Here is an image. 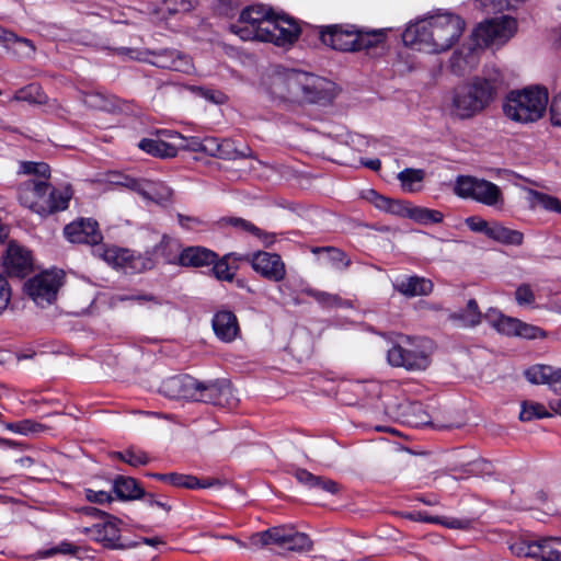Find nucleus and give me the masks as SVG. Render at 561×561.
Here are the masks:
<instances>
[{"mask_svg": "<svg viewBox=\"0 0 561 561\" xmlns=\"http://www.w3.org/2000/svg\"><path fill=\"white\" fill-rule=\"evenodd\" d=\"M16 173L33 176L16 185L18 201L23 207L41 216L68 208L71 196L50 184V167L46 162L20 161Z\"/></svg>", "mask_w": 561, "mask_h": 561, "instance_id": "nucleus-1", "label": "nucleus"}, {"mask_svg": "<svg viewBox=\"0 0 561 561\" xmlns=\"http://www.w3.org/2000/svg\"><path fill=\"white\" fill-rule=\"evenodd\" d=\"M504 87L499 70L488 77H474L467 84L457 88L453 96L454 113L460 118H470L486 108Z\"/></svg>", "mask_w": 561, "mask_h": 561, "instance_id": "nucleus-2", "label": "nucleus"}, {"mask_svg": "<svg viewBox=\"0 0 561 561\" xmlns=\"http://www.w3.org/2000/svg\"><path fill=\"white\" fill-rule=\"evenodd\" d=\"M516 30V20L506 15L480 23L472 32L473 44L467 48V53L463 55L462 50L458 49L453 53L450 57L451 71L459 76L463 75L473 58L476 48L502 46L514 36Z\"/></svg>", "mask_w": 561, "mask_h": 561, "instance_id": "nucleus-3", "label": "nucleus"}, {"mask_svg": "<svg viewBox=\"0 0 561 561\" xmlns=\"http://www.w3.org/2000/svg\"><path fill=\"white\" fill-rule=\"evenodd\" d=\"M323 36L328 47L340 53L369 51L382 46L387 39L382 30H369L352 23L328 24Z\"/></svg>", "mask_w": 561, "mask_h": 561, "instance_id": "nucleus-4", "label": "nucleus"}, {"mask_svg": "<svg viewBox=\"0 0 561 561\" xmlns=\"http://www.w3.org/2000/svg\"><path fill=\"white\" fill-rule=\"evenodd\" d=\"M547 104L548 90L537 85L511 91L503 102V113L516 123H533L543 116Z\"/></svg>", "mask_w": 561, "mask_h": 561, "instance_id": "nucleus-5", "label": "nucleus"}, {"mask_svg": "<svg viewBox=\"0 0 561 561\" xmlns=\"http://www.w3.org/2000/svg\"><path fill=\"white\" fill-rule=\"evenodd\" d=\"M64 234L71 243L91 245L93 254L107 263L121 265L129 257L128 251L106 248L102 243L103 234L94 219L80 218L75 220L65 227Z\"/></svg>", "mask_w": 561, "mask_h": 561, "instance_id": "nucleus-6", "label": "nucleus"}, {"mask_svg": "<svg viewBox=\"0 0 561 561\" xmlns=\"http://www.w3.org/2000/svg\"><path fill=\"white\" fill-rule=\"evenodd\" d=\"M276 12L262 4L244 8L229 31L242 41L268 42L272 38L271 23Z\"/></svg>", "mask_w": 561, "mask_h": 561, "instance_id": "nucleus-7", "label": "nucleus"}, {"mask_svg": "<svg viewBox=\"0 0 561 561\" xmlns=\"http://www.w3.org/2000/svg\"><path fill=\"white\" fill-rule=\"evenodd\" d=\"M287 85L291 93L311 104L327 105L335 96L332 81L310 72L291 71L287 77Z\"/></svg>", "mask_w": 561, "mask_h": 561, "instance_id": "nucleus-8", "label": "nucleus"}, {"mask_svg": "<svg viewBox=\"0 0 561 561\" xmlns=\"http://www.w3.org/2000/svg\"><path fill=\"white\" fill-rule=\"evenodd\" d=\"M388 363L407 370H424L431 364L430 354L425 351L423 341L407 337L405 344H396L387 353Z\"/></svg>", "mask_w": 561, "mask_h": 561, "instance_id": "nucleus-9", "label": "nucleus"}, {"mask_svg": "<svg viewBox=\"0 0 561 561\" xmlns=\"http://www.w3.org/2000/svg\"><path fill=\"white\" fill-rule=\"evenodd\" d=\"M466 23L453 13H438L432 16V36L437 54L450 49L461 36Z\"/></svg>", "mask_w": 561, "mask_h": 561, "instance_id": "nucleus-10", "label": "nucleus"}, {"mask_svg": "<svg viewBox=\"0 0 561 561\" xmlns=\"http://www.w3.org/2000/svg\"><path fill=\"white\" fill-rule=\"evenodd\" d=\"M122 522L112 516L106 515V519L102 523H96L91 527H84L83 533L92 540L100 542L104 548L111 550H124L135 548L137 542H123L118 524Z\"/></svg>", "mask_w": 561, "mask_h": 561, "instance_id": "nucleus-11", "label": "nucleus"}, {"mask_svg": "<svg viewBox=\"0 0 561 561\" xmlns=\"http://www.w3.org/2000/svg\"><path fill=\"white\" fill-rule=\"evenodd\" d=\"M141 60L164 70L191 73L194 65L192 58L175 48L147 49Z\"/></svg>", "mask_w": 561, "mask_h": 561, "instance_id": "nucleus-12", "label": "nucleus"}, {"mask_svg": "<svg viewBox=\"0 0 561 561\" xmlns=\"http://www.w3.org/2000/svg\"><path fill=\"white\" fill-rule=\"evenodd\" d=\"M239 260L249 263L257 274L267 280L277 283L286 276L285 264L280 255L276 253L257 251L244 254Z\"/></svg>", "mask_w": 561, "mask_h": 561, "instance_id": "nucleus-13", "label": "nucleus"}, {"mask_svg": "<svg viewBox=\"0 0 561 561\" xmlns=\"http://www.w3.org/2000/svg\"><path fill=\"white\" fill-rule=\"evenodd\" d=\"M59 286L60 277L58 274L44 272L28 279L24 289L37 305L44 306L56 299Z\"/></svg>", "mask_w": 561, "mask_h": 561, "instance_id": "nucleus-14", "label": "nucleus"}, {"mask_svg": "<svg viewBox=\"0 0 561 561\" xmlns=\"http://www.w3.org/2000/svg\"><path fill=\"white\" fill-rule=\"evenodd\" d=\"M196 401L209 403L222 408L232 409L238 404V398L234 396L232 386L227 380H216L214 382L199 381Z\"/></svg>", "mask_w": 561, "mask_h": 561, "instance_id": "nucleus-15", "label": "nucleus"}, {"mask_svg": "<svg viewBox=\"0 0 561 561\" xmlns=\"http://www.w3.org/2000/svg\"><path fill=\"white\" fill-rule=\"evenodd\" d=\"M432 36V16L410 24L402 33V42L407 47L437 54Z\"/></svg>", "mask_w": 561, "mask_h": 561, "instance_id": "nucleus-16", "label": "nucleus"}, {"mask_svg": "<svg viewBox=\"0 0 561 561\" xmlns=\"http://www.w3.org/2000/svg\"><path fill=\"white\" fill-rule=\"evenodd\" d=\"M299 32L300 25L294 18L285 13H275L271 23L272 38L267 43L279 47L293 45L298 41Z\"/></svg>", "mask_w": 561, "mask_h": 561, "instance_id": "nucleus-17", "label": "nucleus"}, {"mask_svg": "<svg viewBox=\"0 0 561 561\" xmlns=\"http://www.w3.org/2000/svg\"><path fill=\"white\" fill-rule=\"evenodd\" d=\"M3 265L10 276L23 278L33 271L32 254L27 249L10 242L3 256Z\"/></svg>", "mask_w": 561, "mask_h": 561, "instance_id": "nucleus-18", "label": "nucleus"}, {"mask_svg": "<svg viewBox=\"0 0 561 561\" xmlns=\"http://www.w3.org/2000/svg\"><path fill=\"white\" fill-rule=\"evenodd\" d=\"M199 381L190 375H180L169 378L162 383V392L171 399H185L196 401Z\"/></svg>", "mask_w": 561, "mask_h": 561, "instance_id": "nucleus-19", "label": "nucleus"}, {"mask_svg": "<svg viewBox=\"0 0 561 561\" xmlns=\"http://www.w3.org/2000/svg\"><path fill=\"white\" fill-rule=\"evenodd\" d=\"M14 101L27 102L30 104H46L47 112L54 113L60 118L65 117L67 111L56 100L48 102V96L38 83H30L15 91Z\"/></svg>", "mask_w": 561, "mask_h": 561, "instance_id": "nucleus-20", "label": "nucleus"}, {"mask_svg": "<svg viewBox=\"0 0 561 561\" xmlns=\"http://www.w3.org/2000/svg\"><path fill=\"white\" fill-rule=\"evenodd\" d=\"M84 103L89 107L112 114L128 113L131 107L129 102L101 91L88 93Z\"/></svg>", "mask_w": 561, "mask_h": 561, "instance_id": "nucleus-21", "label": "nucleus"}, {"mask_svg": "<svg viewBox=\"0 0 561 561\" xmlns=\"http://www.w3.org/2000/svg\"><path fill=\"white\" fill-rule=\"evenodd\" d=\"M211 324L216 336L222 342H232L240 331L238 319L230 310L216 312Z\"/></svg>", "mask_w": 561, "mask_h": 561, "instance_id": "nucleus-22", "label": "nucleus"}, {"mask_svg": "<svg viewBox=\"0 0 561 561\" xmlns=\"http://www.w3.org/2000/svg\"><path fill=\"white\" fill-rule=\"evenodd\" d=\"M288 127L297 134L300 131H306L312 134V136L321 135L323 137L330 138L331 140H339L347 134L344 126L323 121L308 124L296 122L290 124Z\"/></svg>", "mask_w": 561, "mask_h": 561, "instance_id": "nucleus-23", "label": "nucleus"}, {"mask_svg": "<svg viewBox=\"0 0 561 561\" xmlns=\"http://www.w3.org/2000/svg\"><path fill=\"white\" fill-rule=\"evenodd\" d=\"M218 254L204 247H187L178 256L179 265L185 267L209 266L216 262Z\"/></svg>", "mask_w": 561, "mask_h": 561, "instance_id": "nucleus-24", "label": "nucleus"}, {"mask_svg": "<svg viewBox=\"0 0 561 561\" xmlns=\"http://www.w3.org/2000/svg\"><path fill=\"white\" fill-rule=\"evenodd\" d=\"M473 201L489 207L501 208L504 204V196L495 183L480 179Z\"/></svg>", "mask_w": 561, "mask_h": 561, "instance_id": "nucleus-25", "label": "nucleus"}, {"mask_svg": "<svg viewBox=\"0 0 561 561\" xmlns=\"http://www.w3.org/2000/svg\"><path fill=\"white\" fill-rule=\"evenodd\" d=\"M408 518L415 522H425L432 524H439L446 528L450 529H470L474 523V519L471 518H455V517H446V516H430L423 512H412L407 515Z\"/></svg>", "mask_w": 561, "mask_h": 561, "instance_id": "nucleus-26", "label": "nucleus"}, {"mask_svg": "<svg viewBox=\"0 0 561 561\" xmlns=\"http://www.w3.org/2000/svg\"><path fill=\"white\" fill-rule=\"evenodd\" d=\"M291 529L293 527L289 526L271 527L264 531L253 534L250 537V541L253 546L257 547H264L271 543L284 547L286 546L289 534H291Z\"/></svg>", "mask_w": 561, "mask_h": 561, "instance_id": "nucleus-27", "label": "nucleus"}, {"mask_svg": "<svg viewBox=\"0 0 561 561\" xmlns=\"http://www.w3.org/2000/svg\"><path fill=\"white\" fill-rule=\"evenodd\" d=\"M526 379L534 385H556L561 382V368L553 369L548 365H534L525 370Z\"/></svg>", "mask_w": 561, "mask_h": 561, "instance_id": "nucleus-28", "label": "nucleus"}, {"mask_svg": "<svg viewBox=\"0 0 561 561\" xmlns=\"http://www.w3.org/2000/svg\"><path fill=\"white\" fill-rule=\"evenodd\" d=\"M484 319L497 332L505 334V335H513V336L517 335L518 327L520 325L519 319L507 317L495 309H490L484 314Z\"/></svg>", "mask_w": 561, "mask_h": 561, "instance_id": "nucleus-29", "label": "nucleus"}, {"mask_svg": "<svg viewBox=\"0 0 561 561\" xmlns=\"http://www.w3.org/2000/svg\"><path fill=\"white\" fill-rule=\"evenodd\" d=\"M233 142H186L180 150L201 152L221 159H231L232 152L228 149Z\"/></svg>", "mask_w": 561, "mask_h": 561, "instance_id": "nucleus-30", "label": "nucleus"}, {"mask_svg": "<svg viewBox=\"0 0 561 561\" xmlns=\"http://www.w3.org/2000/svg\"><path fill=\"white\" fill-rule=\"evenodd\" d=\"M114 492L124 501L139 500L145 494L144 488L136 479L123 476L114 480Z\"/></svg>", "mask_w": 561, "mask_h": 561, "instance_id": "nucleus-31", "label": "nucleus"}, {"mask_svg": "<svg viewBox=\"0 0 561 561\" xmlns=\"http://www.w3.org/2000/svg\"><path fill=\"white\" fill-rule=\"evenodd\" d=\"M489 239L504 245L520 247L525 238L522 231L507 228L499 221H492Z\"/></svg>", "mask_w": 561, "mask_h": 561, "instance_id": "nucleus-32", "label": "nucleus"}, {"mask_svg": "<svg viewBox=\"0 0 561 561\" xmlns=\"http://www.w3.org/2000/svg\"><path fill=\"white\" fill-rule=\"evenodd\" d=\"M396 289L407 296H425L432 293L433 283L430 279L412 276L396 285Z\"/></svg>", "mask_w": 561, "mask_h": 561, "instance_id": "nucleus-33", "label": "nucleus"}, {"mask_svg": "<svg viewBox=\"0 0 561 561\" xmlns=\"http://www.w3.org/2000/svg\"><path fill=\"white\" fill-rule=\"evenodd\" d=\"M141 197L156 204H163L171 199L172 190L160 181L146 180Z\"/></svg>", "mask_w": 561, "mask_h": 561, "instance_id": "nucleus-34", "label": "nucleus"}, {"mask_svg": "<svg viewBox=\"0 0 561 561\" xmlns=\"http://www.w3.org/2000/svg\"><path fill=\"white\" fill-rule=\"evenodd\" d=\"M482 313L479 310L476 299H469L463 310L449 314V319L460 322L463 327H476L482 320Z\"/></svg>", "mask_w": 561, "mask_h": 561, "instance_id": "nucleus-35", "label": "nucleus"}, {"mask_svg": "<svg viewBox=\"0 0 561 561\" xmlns=\"http://www.w3.org/2000/svg\"><path fill=\"white\" fill-rule=\"evenodd\" d=\"M181 244L178 240L163 236L161 241L154 247V254L163 259L168 264L179 265L178 256H180Z\"/></svg>", "mask_w": 561, "mask_h": 561, "instance_id": "nucleus-36", "label": "nucleus"}, {"mask_svg": "<svg viewBox=\"0 0 561 561\" xmlns=\"http://www.w3.org/2000/svg\"><path fill=\"white\" fill-rule=\"evenodd\" d=\"M425 172L422 169H404L398 174L401 187L404 192L415 193L421 191Z\"/></svg>", "mask_w": 561, "mask_h": 561, "instance_id": "nucleus-37", "label": "nucleus"}, {"mask_svg": "<svg viewBox=\"0 0 561 561\" xmlns=\"http://www.w3.org/2000/svg\"><path fill=\"white\" fill-rule=\"evenodd\" d=\"M479 182L480 178L473 175H458L453 192L460 198L473 201Z\"/></svg>", "mask_w": 561, "mask_h": 561, "instance_id": "nucleus-38", "label": "nucleus"}, {"mask_svg": "<svg viewBox=\"0 0 561 561\" xmlns=\"http://www.w3.org/2000/svg\"><path fill=\"white\" fill-rule=\"evenodd\" d=\"M325 32L327 25L316 26L305 23L300 26L299 37H301V41L310 47H317L318 45L328 47L327 38L323 36Z\"/></svg>", "mask_w": 561, "mask_h": 561, "instance_id": "nucleus-39", "label": "nucleus"}, {"mask_svg": "<svg viewBox=\"0 0 561 561\" xmlns=\"http://www.w3.org/2000/svg\"><path fill=\"white\" fill-rule=\"evenodd\" d=\"M527 193L531 208L540 206L546 210L561 214V202L557 197L533 188H527Z\"/></svg>", "mask_w": 561, "mask_h": 561, "instance_id": "nucleus-40", "label": "nucleus"}, {"mask_svg": "<svg viewBox=\"0 0 561 561\" xmlns=\"http://www.w3.org/2000/svg\"><path fill=\"white\" fill-rule=\"evenodd\" d=\"M138 148L158 158H173L179 149L171 142H138Z\"/></svg>", "mask_w": 561, "mask_h": 561, "instance_id": "nucleus-41", "label": "nucleus"}, {"mask_svg": "<svg viewBox=\"0 0 561 561\" xmlns=\"http://www.w3.org/2000/svg\"><path fill=\"white\" fill-rule=\"evenodd\" d=\"M241 255L240 254H237V253H228L226 255H224L221 259H218L216 260V262H214L211 265H213V273L215 275V277L219 280H226V282H231L234 277V273L231 272V268L229 266V261L230 260H233V261H240L239 257Z\"/></svg>", "mask_w": 561, "mask_h": 561, "instance_id": "nucleus-42", "label": "nucleus"}, {"mask_svg": "<svg viewBox=\"0 0 561 561\" xmlns=\"http://www.w3.org/2000/svg\"><path fill=\"white\" fill-rule=\"evenodd\" d=\"M409 218L420 225H428L442 222L444 215L442 211L436 209L411 206Z\"/></svg>", "mask_w": 561, "mask_h": 561, "instance_id": "nucleus-43", "label": "nucleus"}, {"mask_svg": "<svg viewBox=\"0 0 561 561\" xmlns=\"http://www.w3.org/2000/svg\"><path fill=\"white\" fill-rule=\"evenodd\" d=\"M340 149H327V150H318L316 148H308L307 151L317 157H321L323 159L340 163V164H348L350 160L346 156V151L348 150V142H339Z\"/></svg>", "mask_w": 561, "mask_h": 561, "instance_id": "nucleus-44", "label": "nucleus"}, {"mask_svg": "<svg viewBox=\"0 0 561 561\" xmlns=\"http://www.w3.org/2000/svg\"><path fill=\"white\" fill-rule=\"evenodd\" d=\"M511 549L517 556L534 558L541 561L545 549V538L536 541L522 542L516 547L513 546Z\"/></svg>", "mask_w": 561, "mask_h": 561, "instance_id": "nucleus-45", "label": "nucleus"}, {"mask_svg": "<svg viewBox=\"0 0 561 561\" xmlns=\"http://www.w3.org/2000/svg\"><path fill=\"white\" fill-rule=\"evenodd\" d=\"M283 548L294 552H306L311 550L312 541L308 535H306L305 533L296 531L293 528L291 534H289L288 539L286 541V546H284Z\"/></svg>", "mask_w": 561, "mask_h": 561, "instance_id": "nucleus-46", "label": "nucleus"}, {"mask_svg": "<svg viewBox=\"0 0 561 561\" xmlns=\"http://www.w3.org/2000/svg\"><path fill=\"white\" fill-rule=\"evenodd\" d=\"M302 293L311 298H313L319 305L324 308L340 307L342 306V298L339 295L330 294L322 290H317L313 288H305Z\"/></svg>", "mask_w": 561, "mask_h": 561, "instance_id": "nucleus-47", "label": "nucleus"}, {"mask_svg": "<svg viewBox=\"0 0 561 561\" xmlns=\"http://www.w3.org/2000/svg\"><path fill=\"white\" fill-rule=\"evenodd\" d=\"M5 427L9 431H12L14 433H19L22 435H27L31 433H41L46 430L45 425H43L36 421L30 420V419L14 422V423H7Z\"/></svg>", "mask_w": 561, "mask_h": 561, "instance_id": "nucleus-48", "label": "nucleus"}, {"mask_svg": "<svg viewBox=\"0 0 561 561\" xmlns=\"http://www.w3.org/2000/svg\"><path fill=\"white\" fill-rule=\"evenodd\" d=\"M549 412L546 408L540 403H527L524 402L522 407V411L519 413V420L523 422L531 421L535 419H542L549 416Z\"/></svg>", "mask_w": 561, "mask_h": 561, "instance_id": "nucleus-49", "label": "nucleus"}, {"mask_svg": "<svg viewBox=\"0 0 561 561\" xmlns=\"http://www.w3.org/2000/svg\"><path fill=\"white\" fill-rule=\"evenodd\" d=\"M325 251L329 253L330 261L341 270H346L351 266V259L342 250L333 247H323L313 250L314 253Z\"/></svg>", "mask_w": 561, "mask_h": 561, "instance_id": "nucleus-50", "label": "nucleus"}, {"mask_svg": "<svg viewBox=\"0 0 561 561\" xmlns=\"http://www.w3.org/2000/svg\"><path fill=\"white\" fill-rule=\"evenodd\" d=\"M410 414L408 415L407 422L412 426H421L428 424L430 415L423 410V407L419 402L410 403L409 405Z\"/></svg>", "mask_w": 561, "mask_h": 561, "instance_id": "nucleus-51", "label": "nucleus"}, {"mask_svg": "<svg viewBox=\"0 0 561 561\" xmlns=\"http://www.w3.org/2000/svg\"><path fill=\"white\" fill-rule=\"evenodd\" d=\"M561 543L559 537L545 538V549L541 561H561V548L557 545Z\"/></svg>", "mask_w": 561, "mask_h": 561, "instance_id": "nucleus-52", "label": "nucleus"}, {"mask_svg": "<svg viewBox=\"0 0 561 561\" xmlns=\"http://www.w3.org/2000/svg\"><path fill=\"white\" fill-rule=\"evenodd\" d=\"M197 0H163L169 14L187 13L195 8Z\"/></svg>", "mask_w": 561, "mask_h": 561, "instance_id": "nucleus-53", "label": "nucleus"}, {"mask_svg": "<svg viewBox=\"0 0 561 561\" xmlns=\"http://www.w3.org/2000/svg\"><path fill=\"white\" fill-rule=\"evenodd\" d=\"M169 483L176 488H185L190 490L198 489V478L191 474H182V473H170Z\"/></svg>", "mask_w": 561, "mask_h": 561, "instance_id": "nucleus-54", "label": "nucleus"}, {"mask_svg": "<svg viewBox=\"0 0 561 561\" xmlns=\"http://www.w3.org/2000/svg\"><path fill=\"white\" fill-rule=\"evenodd\" d=\"M515 300L519 306H533L536 301L535 293L529 284H520L515 290Z\"/></svg>", "mask_w": 561, "mask_h": 561, "instance_id": "nucleus-55", "label": "nucleus"}, {"mask_svg": "<svg viewBox=\"0 0 561 561\" xmlns=\"http://www.w3.org/2000/svg\"><path fill=\"white\" fill-rule=\"evenodd\" d=\"M193 91L196 93V95L204 98L205 100L214 104H222L227 100L226 94L219 90L203 87H194Z\"/></svg>", "mask_w": 561, "mask_h": 561, "instance_id": "nucleus-56", "label": "nucleus"}, {"mask_svg": "<svg viewBox=\"0 0 561 561\" xmlns=\"http://www.w3.org/2000/svg\"><path fill=\"white\" fill-rule=\"evenodd\" d=\"M465 224L471 231L483 233L489 238L492 228V221L490 222L478 216H471L466 218Z\"/></svg>", "mask_w": 561, "mask_h": 561, "instance_id": "nucleus-57", "label": "nucleus"}, {"mask_svg": "<svg viewBox=\"0 0 561 561\" xmlns=\"http://www.w3.org/2000/svg\"><path fill=\"white\" fill-rule=\"evenodd\" d=\"M124 455L126 457L125 462L131 467L146 466L150 461L148 455L142 450L128 448L124 450Z\"/></svg>", "mask_w": 561, "mask_h": 561, "instance_id": "nucleus-58", "label": "nucleus"}, {"mask_svg": "<svg viewBox=\"0 0 561 561\" xmlns=\"http://www.w3.org/2000/svg\"><path fill=\"white\" fill-rule=\"evenodd\" d=\"M516 336H520L528 340L543 339L546 337V332L539 327L520 321V325L518 327V332Z\"/></svg>", "mask_w": 561, "mask_h": 561, "instance_id": "nucleus-59", "label": "nucleus"}, {"mask_svg": "<svg viewBox=\"0 0 561 561\" xmlns=\"http://www.w3.org/2000/svg\"><path fill=\"white\" fill-rule=\"evenodd\" d=\"M77 551H78V547L73 546L70 542L64 541L60 545H58L57 547H54V548H50V549L42 551L41 556L43 558H49V557H53V556H55L57 553L75 554Z\"/></svg>", "mask_w": 561, "mask_h": 561, "instance_id": "nucleus-60", "label": "nucleus"}, {"mask_svg": "<svg viewBox=\"0 0 561 561\" xmlns=\"http://www.w3.org/2000/svg\"><path fill=\"white\" fill-rule=\"evenodd\" d=\"M115 185H119L126 187L141 196L146 183V179H135V178H122V181H113Z\"/></svg>", "mask_w": 561, "mask_h": 561, "instance_id": "nucleus-61", "label": "nucleus"}, {"mask_svg": "<svg viewBox=\"0 0 561 561\" xmlns=\"http://www.w3.org/2000/svg\"><path fill=\"white\" fill-rule=\"evenodd\" d=\"M364 197L375 207L387 213L391 198L380 195L375 190L367 191Z\"/></svg>", "mask_w": 561, "mask_h": 561, "instance_id": "nucleus-62", "label": "nucleus"}, {"mask_svg": "<svg viewBox=\"0 0 561 561\" xmlns=\"http://www.w3.org/2000/svg\"><path fill=\"white\" fill-rule=\"evenodd\" d=\"M549 112L551 124L561 127V91L552 98Z\"/></svg>", "mask_w": 561, "mask_h": 561, "instance_id": "nucleus-63", "label": "nucleus"}, {"mask_svg": "<svg viewBox=\"0 0 561 561\" xmlns=\"http://www.w3.org/2000/svg\"><path fill=\"white\" fill-rule=\"evenodd\" d=\"M411 205L399 199H390L387 213L409 218Z\"/></svg>", "mask_w": 561, "mask_h": 561, "instance_id": "nucleus-64", "label": "nucleus"}]
</instances>
